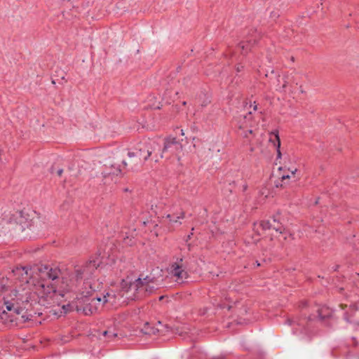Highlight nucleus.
Masks as SVG:
<instances>
[{
    "label": "nucleus",
    "instance_id": "nucleus-1",
    "mask_svg": "<svg viewBox=\"0 0 359 359\" xmlns=\"http://www.w3.org/2000/svg\"><path fill=\"white\" fill-rule=\"evenodd\" d=\"M31 269L17 267L13 271L14 276L20 278L18 289H11L8 278L0 279V317L8 313V317L20 314L22 310L39 304L48 307L60 306L66 293L74 290L72 285L61 286L60 290L50 284V280L57 279L60 270L43 266L38 272L29 277Z\"/></svg>",
    "mask_w": 359,
    "mask_h": 359
},
{
    "label": "nucleus",
    "instance_id": "nucleus-2",
    "mask_svg": "<svg viewBox=\"0 0 359 359\" xmlns=\"http://www.w3.org/2000/svg\"><path fill=\"white\" fill-rule=\"evenodd\" d=\"M156 149L160 151L161 147L155 140L144 139L136 145L133 151L128 152V156L137 158L136 164H142Z\"/></svg>",
    "mask_w": 359,
    "mask_h": 359
},
{
    "label": "nucleus",
    "instance_id": "nucleus-3",
    "mask_svg": "<svg viewBox=\"0 0 359 359\" xmlns=\"http://www.w3.org/2000/svg\"><path fill=\"white\" fill-rule=\"evenodd\" d=\"M156 278L151 275L135 280L129 286V290L134 292L133 299H140L151 294L156 289Z\"/></svg>",
    "mask_w": 359,
    "mask_h": 359
},
{
    "label": "nucleus",
    "instance_id": "nucleus-4",
    "mask_svg": "<svg viewBox=\"0 0 359 359\" xmlns=\"http://www.w3.org/2000/svg\"><path fill=\"white\" fill-rule=\"evenodd\" d=\"M3 222L6 226H10L11 230L15 229L18 225L22 231H24L29 224L28 215L23 211H16L10 215L3 217Z\"/></svg>",
    "mask_w": 359,
    "mask_h": 359
},
{
    "label": "nucleus",
    "instance_id": "nucleus-5",
    "mask_svg": "<svg viewBox=\"0 0 359 359\" xmlns=\"http://www.w3.org/2000/svg\"><path fill=\"white\" fill-rule=\"evenodd\" d=\"M184 217V212L180 206H172L169 212L162 216V222L169 228L175 227L182 224L181 219Z\"/></svg>",
    "mask_w": 359,
    "mask_h": 359
},
{
    "label": "nucleus",
    "instance_id": "nucleus-6",
    "mask_svg": "<svg viewBox=\"0 0 359 359\" xmlns=\"http://www.w3.org/2000/svg\"><path fill=\"white\" fill-rule=\"evenodd\" d=\"M182 144L180 142L177 141L175 137H168L165 140L164 146L160 157L163 158L164 154H169L166 158H170L172 156L177 157V160L180 159V154L182 152Z\"/></svg>",
    "mask_w": 359,
    "mask_h": 359
},
{
    "label": "nucleus",
    "instance_id": "nucleus-7",
    "mask_svg": "<svg viewBox=\"0 0 359 359\" xmlns=\"http://www.w3.org/2000/svg\"><path fill=\"white\" fill-rule=\"evenodd\" d=\"M168 273L177 283H182L188 277L187 272L182 264V259L172 263L168 268Z\"/></svg>",
    "mask_w": 359,
    "mask_h": 359
},
{
    "label": "nucleus",
    "instance_id": "nucleus-8",
    "mask_svg": "<svg viewBox=\"0 0 359 359\" xmlns=\"http://www.w3.org/2000/svg\"><path fill=\"white\" fill-rule=\"evenodd\" d=\"M101 297H93L89 303L83 306V312L86 315H92L97 313L102 307Z\"/></svg>",
    "mask_w": 359,
    "mask_h": 359
},
{
    "label": "nucleus",
    "instance_id": "nucleus-9",
    "mask_svg": "<svg viewBox=\"0 0 359 359\" xmlns=\"http://www.w3.org/2000/svg\"><path fill=\"white\" fill-rule=\"evenodd\" d=\"M259 227L262 228V231L273 229L276 233H281L283 230L282 224L276 218L261 222L259 224Z\"/></svg>",
    "mask_w": 359,
    "mask_h": 359
},
{
    "label": "nucleus",
    "instance_id": "nucleus-10",
    "mask_svg": "<svg viewBox=\"0 0 359 359\" xmlns=\"http://www.w3.org/2000/svg\"><path fill=\"white\" fill-rule=\"evenodd\" d=\"M121 297L122 295L121 294V292L110 290L107 292L106 294H104L102 297H101V302L102 306L106 303H109L111 305L114 306L117 304Z\"/></svg>",
    "mask_w": 359,
    "mask_h": 359
},
{
    "label": "nucleus",
    "instance_id": "nucleus-11",
    "mask_svg": "<svg viewBox=\"0 0 359 359\" xmlns=\"http://www.w3.org/2000/svg\"><path fill=\"white\" fill-rule=\"evenodd\" d=\"M282 168H279V172H281ZM297 172V168H289L287 171H285L283 174L280 172L278 174V177L281 180V181H284L285 180L290 179L291 175L294 176L295 173Z\"/></svg>",
    "mask_w": 359,
    "mask_h": 359
},
{
    "label": "nucleus",
    "instance_id": "nucleus-12",
    "mask_svg": "<svg viewBox=\"0 0 359 359\" xmlns=\"http://www.w3.org/2000/svg\"><path fill=\"white\" fill-rule=\"evenodd\" d=\"M269 142L273 144L275 148L280 147V140L278 132H273L270 134Z\"/></svg>",
    "mask_w": 359,
    "mask_h": 359
},
{
    "label": "nucleus",
    "instance_id": "nucleus-13",
    "mask_svg": "<svg viewBox=\"0 0 359 359\" xmlns=\"http://www.w3.org/2000/svg\"><path fill=\"white\" fill-rule=\"evenodd\" d=\"M251 120V112H250L247 116H245L243 117V121L239 123V128L241 129H245L248 127H252L251 123H250V121Z\"/></svg>",
    "mask_w": 359,
    "mask_h": 359
},
{
    "label": "nucleus",
    "instance_id": "nucleus-14",
    "mask_svg": "<svg viewBox=\"0 0 359 359\" xmlns=\"http://www.w3.org/2000/svg\"><path fill=\"white\" fill-rule=\"evenodd\" d=\"M11 231L10 226H6L5 223L3 222V217L0 219V236L6 235Z\"/></svg>",
    "mask_w": 359,
    "mask_h": 359
},
{
    "label": "nucleus",
    "instance_id": "nucleus-15",
    "mask_svg": "<svg viewBox=\"0 0 359 359\" xmlns=\"http://www.w3.org/2000/svg\"><path fill=\"white\" fill-rule=\"evenodd\" d=\"M156 330L149 327V323H146L143 329V332L146 334H154Z\"/></svg>",
    "mask_w": 359,
    "mask_h": 359
},
{
    "label": "nucleus",
    "instance_id": "nucleus-16",
    "mask_svg": "<svg viewBox=\"0 0 359 359\" xmlns=\"http://www.w3.org/2000/svg\"><path fill=\"white\" fill-rule=\"evenodd\" d=\"M102 335L104 337H107L109 339L114 338V337H116L117 336V334L116 333L111 332H110L109 330L104 331L102 332Z\"/></svg>",
    "mask_w": 359,
    "mask_h": 359
},
{
    "label": "nucleus",
    "instance_id": "nucleus-17",
    "mask_svg": "<svg viewBox=\"0 0 359 359\" xmlns=\"http://www.w3.org/2000/svg\"><path fill=\"white\" fill-rule=\"evenodd\" d=\"M86 271V268L83 269V270L81 269H76V279H79V278H83V275L84 273V272Z\"/></svg>",
    "mask_w": 359,
    "mask_h": 359
},
{
    "label": "nucleus",
    "instance_id": "nucleus-18",
    "mask_svg": "<svg viewBox=\"0 0 359 359\" xmlns=\"http://www.w3.org/2000/svg\"><path fill=\"white\" fill-rule=\"evenodd\" d=\"M84 284H85L86 286H89V287L91 290V291L95 292L96 290L95 287H93L90 281L86 280V281L84 282Z\"/></svg>",
    "mask_w": 359,
    "mask_h": 359
},
{
    "label": "nucleus",
    "instance_id": "nucleus-19",
    "mask_svg": "<svg viewBox=\"0 0 359 359\" xmlns=\"http://www.w3.org/2000/svg\"><path fill=\"white\" fill-rule=\"evenodd\" d=\"M86 269H90V268H97V264H95V262H90L89 264L86 266Z\"/></svg>",
    "mask_w": 359,
    "mask_h": 359
},
{
    "label": "nucleus",
    "instance_id": "nucleus-20",
    "mask_svg": "<svg viewBox=\"0 0 359 359\" xmlns=\"http://www.w3.org/2000/svg\"><path fill=\"white\" fill-rule=\"evenodd\" d=\"M277 151V160L281 158V152L280 148H276Z\"/></svg>",
    "mask_w": 359,
    "mask_h": 359
},
{
    "label": "nucleus",
    "instance_id": "nucleus-21",
    "mask_svg": "<svg viewBox=\"0 0 359 359\" xmlns=\"http://www.w3.org/2000/svg\"><path fill=\"white\" fill-rule=\"evenodd\" d=\"M243 67L242 65H238V67H236V70L237 72H241L242 69H243Z\"/></svg>",
    "mask_w": 359,
    "mask_h": 359
},
{
    "label": "nucleus",
    "instance_id": "nucleus-22",
    "mask_svg": "<svg viewBox=\"0 0 359 359\" xmlns=\"http://www.w3.org/2000/svg\"><path fill=\"white\" fill-rule=\"evenodd\" d=\"M322 311H323V310L319 311V316H320L322 318H325L326 316H328V314H327V315H325V316H323V315L322 314Z\"/></svg>",
    "mask_w": 359,
    "mask_h": 359
},
{
    "label": "nucleus",
    "instance_id": "nucleus-23",
    "mask_svg": "<svg viewBox=\"0 0 359 359\" xmlns=\"http://www.w3.org/2000/svg\"><path fill=\"white\" fill-rule=\"evenodd\" d=\"M62 172H63V170H62V169H59V170H57V175H58L59 176H61V175H62Z\"/></svg>",
    "mask_w": 359,
    "mask_h": 359
},
{
    "label": "nucleus",
    "instance_id": "nucleus-24",
    "mask_svg": "<svg viewBox=\"0 0 359 359\" xmlns=\"http://www.w3.org/2000/svg\"><path fill=\"white\" fill-rule=\"evenodd\" d=\"M121 172V170L119 169H116V171H114L113 172L114 175H118V173H119Z\"/></svg>",
    "mask_w": 359,
    "mask_h": 359
},
{
    "label": "nucleus",
    "instance_id": "nucleus-25",
    "mask_svg": "<svg viewBox=\"0 0 359 359\" xmlns=\"http://www.w3.org/2000/svg\"><path fill=\"white\" fill-rule=\"evenodd\" d=\"M276 186L277 187H283V184L279 183L278 182H276Z\"/></svg>",
    "mask_w": 359,
    "mask_h": 359
},
{
    "label": "nucleus",
    "instance_id": "nucleus-26",
    "mask_svg": "<svg viewBox=\"0 0 359 359\" xmlns=\"http://www.w3.org/2000/svg\"><path fill=\"white\" fill-rule=\"evenodd\" d=\"M243 137H248V133L246 132H245L243 134Z\"/></svg>",
    "mask_w": 359,
    "mask_h": 359
},
{
    "label": "nucleus",
    "instance_id": "nucleus-27",
    "mask_svg": "<svg viewBox=\"0 0 359 359\" xmlns=\"http://www.w3.org/2000/svg\"><path fill=\"white\" fill-rule=\"evenodd\" d=\"M241 48L243 50V49L245 48V45H243V44H241Z\"/></svg>",
    "mask_w": 359,
    "mask_h": 359
},
{
    "label": "nucleus",
    "instance_id": "nucleus-28",
    "mask_svg": "<svg viewBox=\"0 0 359 359\" xmlns=\"http://www.w3.org/2000/svg\"><path fill=\"white\" fill-rule=\"evenodd\" d=\"M248 133L249 134H252V130H249L248 131Z\"/></svg>",
    "mask_w": 359,
    "mask_h": 359
},
{
    "label": "nucleus",
    "instance_id": "nucleus-29",
    "mask_svg": "<svg viewBox=\"0 0 359 359\" xmlns=\"http://www.w3.org/2000/svg\"><path fill=\"white\" fill-rule=\"evenodd\" d=\"M181 135H184V131H183V130H181Z\"/></svg>",
    "mask_w": 359,
    "mask_h": 359
},
{
    "label": "nucleus",
    "instance_id": "nucleus-30",
    "mask_svg": "<svg viewBox=\"0 0 359 359\" xmlns=\"http://www.w3.org/2000/svg\"><path fill=\"white\" fill-rule=\"evenodd\" d=\"M123 163L126 165V162L125 161H123Z\"/></svg>",
    "mask_w": 359,
    "mask_h": 359
},
{
    "label": "nucleus",
    "instance_id": "nucleus-31",
    "mask_svg": "<svg viewBox=\"0 0 359 359\" xmlns=\"http://www.w3.org/2000/svg\"><path fill=\"white\" fill-rule=\"evenodd\" d=\"M86 293L87 294H90V292L88 291Z\"/></svg>",
    "mask_w": 359,
    "mask_h": 359
},
{
    "label": "nucleus",
    "instance_id": "nucleus-32",
    "mask_svg": "<svg viewBox=\"0 0 359 359\" xmlns=\"http://www.w3.org/2000/svg\"><path fill=\"white\" fill-rule=\"evenodd\" d=\"M187 237H188V238H190L191 235H188Z\"/></svg>",
    "mask_w": 359,
    "mask_h": 359
},
{
    "label": "nucleus",
    "instance_id": "nucleus-33",
    "mask_svg": "<svg viewBox=\"0 0 359 359\" xmlns=\"http://www.w3.org/2000/svg\"><path fill=\"white\" fill-rule=\"evenodd\" d=\"M62 284H64V283H65L64 279H62Z\"/></svg>",
    "mask_w": 359,
    "mask_h": 359
}]
</instances>
